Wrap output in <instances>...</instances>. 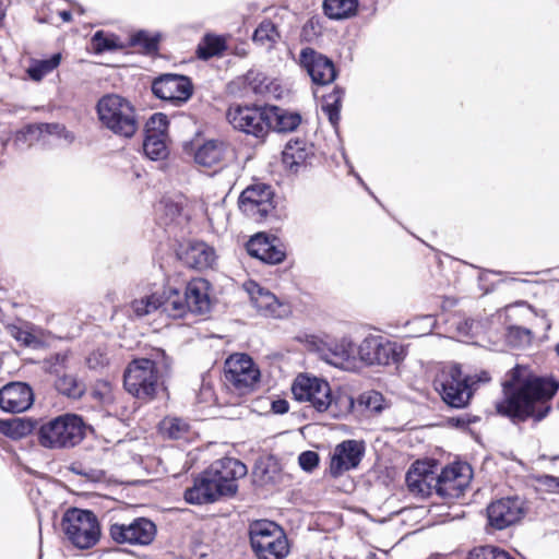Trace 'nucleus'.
<instances>
[{"instance_id": "obj_11", "label": "nucleus", "mask_w": 559, "mask_h": 559, "mask_svg": "<svg viewBox=\"0 0 559 559\" xmlns=\"http://www.w3.org/2000/svg\"><path fill=\"white\" fill-rule=\"evenodd\" d=\"M226 118L231 127L239 132L260 140L267 136L265 105L235 104L227 109Z\"/></svg>"}, {"instance_id": "obj_4", "label": "nucleus", "mask_w": 559, "mask_h": 559, "mask_svg": "<svg viewBox=\"0 0 559 559\" xmlns=\"http://www.w3.org/2000/svg\"><path fill=\"white\" fill-rule=\"evenodd\" d=\"M95 111L100 126L116 136L130 140L139 128V114L134 105L126 97L107 93L99 97Z\"/></svg>"}, {"instance_id": "obj_32", "label": "nucleus", "mask_w": 559, "mask_h": 559, "mask_svg": "<svg viewBox=\"0 0 559 559\" xmlns=\"http://www.w3.org/2000/svg\"><path fill=\"white\" fill-rule=\"evenodd\" d=\"M159 302L162 312L166 313L171 318H182L187 312H189L188 308H186V298L185 295H181L180 290L176 287H165L163 293L159 294Z\"/></svg>"}, {"instance_id": "obj_7", "label": "nucleus", "mask_w": 559, "mask_h": 559, "mask_svg": "<svg viewBox=\"0 0 559 559\" xmlns=\"http://www.w3.org/2000/svg\"><path fill=\"white\" fill-rule=\"evenodd\" d=\"M250 547L257 559H285L289 545L285 531L271 520H255L249 524Z\"/></svg>"}, {"instance_id": "obj_51", "label": "nucleus", "mask_w": 559, "mask_h": 559, "mask_svg": "<svg viewBox=\"0 0 559 559\" xmlns=\"http://www.w3.org/2000/svg\"><path fill=\"white\" fill-rule=\"evenodd\" d=\"M322 29L321 19L314 15L304 24L300 36L306 41H312L322 34Z\"/></svg>"}, {"instance_id": "obj_18", "label": "nucleus", "mask_w": 559, "mask_h": 559, "mask_svg": "<svg viewBox=\"0 0 559 559\" xmlns=\"http://www.w3.org/2000/svg\"><path fill=\"white\" fill-rule=\"evenodd\" d=\"M247 253L264 264H281L286 259V250L277 236L258 231L246 242Z\"/></svg>"}, {"instance_id": "obj_30", "label": "nucleus", "mask_w": 559, "mask_h": 559, "mask_svg": "<svg viewBox=\"0 0 559 559\" xmlns=\"http://www.w3.org/2000/svg\"><path fill=\"white\" fill-rule=\"evenodd\" d=\"M39 424L40 418L34 417L0 418V433L11 440H20L36 433Z\"/></svg>"}, {"instance_id": "obj_50", "label": "nucleus", "mask_w": 559, "mask_h": 559, "mask_svg": "<svg viewBox=\"0 0 559 559\" xmlns=\"http://www.w3.org/2000/svg\"><path fill=\"white\" fill-rule=\"evenodd\" d=\"M463 475V466L461 464H448L443 466L440 473L436 476V478L441 479V481H447L450 484L453 489H457L455 481L462 477Z\"/></svg>"}, {"instance_id": "obj_28", "label": "nucleus", "mask_w": 559, "mask_h": 559, "mask_svg": "<svg viewBox=\"0 0 559 559\" xmlns=\"http://www.w3.org/2000/svg\"><path fill=\"white\" fill-rule=\"evenodd\" d=\"M253 480L259 486L277 485L282 480V467L276 456L270 454L255 460Z\"/></svg>"}, {"instance_id": "obj_21", "label": "nucleus", "mask_w": 559, "mask_h": 559, "mask_svg": "<svg viewBox=\"0 0 559 559\" xmlns=\"http://www.w3.org/2000/svg\"><path fill=\"white\" fill-rule=\"evenodd\" d=\"M437 469L438 463L435 459L417 460L412 463L405 475L408 490L424 499L430 497Z\"/></svg>"}, {"instance_id": "obj_57", "label": "nucleus", "mask_w": 559, "mask_h": 559, "mask_svg": "<svg viewBox=\"0 0 559 559\" xmlns=\"http://www.w3.org/2000/svg\"><path fill=\"white\" fill-rule=\"evenodd\" d=\"M68 360V355L66 353H56L53 354L50 359V373L59 374V369L57 366L63 367L66 361Z\"/></svg>"}, {"instance_id": "obj_64", "label": "nucleus", "mask_w": 559, "mask_h": 559, "mask_svg": "<svg viewBox=\"0 0 559 559\" xmlns=\"http://www.w3.org/2000/svg\"><path fill=\"white\" fill-rule=\"evenodd\" d=\"M467 419H468V427H469L472 424L478 423L480 420V417L467 414Z\"/></svg>"}, {"instance_id": "obj_1", "label": "nucleus", "mask_w": 559, "mask_h": 559, "mask_svg": "<svg viewBox=\"0 0 559 559\" xmlns=\"http://www.w3.org/2000/svg\"><path fill=\"white\" fill-rule=\"evenodd\" d=\"M559 390V380L552 376H514L503 383V397L495 403L496 414L513 425L528 419L542 421L551 411V400Z\"/></svg>"}, {"instance_id": "obj_44", "label": "nucleus", "mask_w": 559, "mask_h": 559, "mask_svg": "<svg viewBox=\"0 0 559 559\" xmlns=\"http://www.w3.org/2000/svg\"><path fill=\"white\" fill-rule=\"evenodd\" d=\"M280 38L277 25L271 20H263L258 27L253 31L252 40L264 45L265 43H276Z\"/></svg>"}, {"instance_id": "obj_46", "label": "nucleus", "mask_w": 559, "mask_h": 559, "mask_svg": "<svg viewBox=\"0 0 559 559\" xmlns=\"http://www.w3.org/2000/svg\"><path fill=\"white\" fill-rule=\"evenodd\" d=\"M384 396L374 390L364 392L357 399L359 407H364L365 409L371 411L376 414H380L384 411Z\"/></svg>"}, {"instance_id": "obj_34", "label": "nucleus", "mask_w": 559, "mask_h": 559, "mask_svg": "<svg viewBox=\"0 0 559 559\" xmlns=\"http://www.w3.org/2000/svg\"><path fill=\"white\" fill-rule=\"evenodd\" d=\"M227 49L228 45L224 35L207 33L199 41L195 56L200 60L207 61L214 57L224 56Z\"/></svg>"}, {"instance_id": "obj_10", "label": "nucleus", "mask_w": 559, "mask_h": 559, "mask_svg": "<svg viewBox=\"0 0 559 559\" xmlns=\"http://www.w3.org/2000/svg\"><path fill=\"white\" fill-rule=\"evenodd\" d=\"M151 92L155 98L180 107L193 96L194 85L186 74L166 72L152 80Z\"/></svg>"}, {"instance_id": "obj_37", "label": "nucleus", "mask_w": 559, "mask_h": 559, "mask_svg": "<svg viewBox=\"0 0 559 559\" xmlns=\"http://www.w3.org/2000/svg\"><path fill=\"white\" fill-rule=\"evenodd\" d=\"M91 46L94 55L97 56L127 48V44H123L117 34L104 29H98L92 35Z\"/></svg>"}, {"instance_id": "obj_55", "label": "nucleus", "mask_w": 559, "mask_h": 559, "mask_svg": "<svg viewBox=\"0 0 559 559\" xmlns=\"http://www.w3.org/2000/svg\"><path fill=\"white\" fill-rule=\"evenodd\" d=\"M436 484L432 485V489L436 491V493L443 498H454L457 497V493H454L453 491H456L457 489H453V487L448 484L447 481H441V479L436 478Z\"/></svg>"}, {"instance_id": "obj_63", "label": "nucleus", "mask_w": 559, "mask_h": 559, "mask_svg": "<svg viewBox=\"0 0 559 559\" xmlns=\"http://www.w3.org/2000/svg\"><path fill=\"white\" fill-rule=\"evenodd\" d=\"M490 273L499 274V272H493V271L485 270V271L480 272V274L478 276L479 283H483L484 281H486L487 275L490 274Z\"/></svg>"}, {"instance_id": "obj_14", "label": "nucleus", "mask_w": 559, "mask_h": 559, "mask_svg": "<svg viewBox=\"0 0 559 559\" xmlns=\"http://www.w3.org/2000/svg\"><path fill=\"white\" fill-rule=\"evenodd\" d=\"M366 453V443L364 440L346 439L337 443L330 454L329 468L326 474L331 478L337 479L346 472L356 469Z\"/></svg>"}, {"instance_id": "obj_19", "label": "nucleus", "mask_w": 559, "mask_h": 559, "mask_svg": "<svg viewBox=\"0 0 559 559\" xmlns=\"http://www.w3.org/2000/svg\"><path fill=\"white\" fill-rule=\"evenodd\" d=\"M486 513L487 525L495 531H502L518 523L524 516L525 509L519 497H507L491 502Z\"/></svg>"}, {"instance_id": "obj_12", "label": "nucleus", "mask_w": 559, "mask_h": 559, "mask_svg": "<svg viewBox=\"0 0 559 559\" xmlns=\"http://www.w3.org/2000/svg\"><path fill=\"white\" fill-rule=\"evenodd\" d=\"M230 488L224 486L213 475L209 467L193 475L192 486L183 491V499L188 504L203 506L214 503L223 498H230Z\"/></svg>"}, {"instance_id": "obj_15", "label": "nucleus", "mask_w": 559, "mask_h": 559, "mask_svg": "<svg viewBox=\"0 0 559 559\" xmlns=\"http://www.w3.org/2000/svg\"><path fill=\"white\" fill-rule=\"evenodd\" d=\"M299 66L310 76L312 84L326 86L336 81L340 70L326 55L312 47H305L299 53Z\"/></svg>"}, {"instance_id": "obj_53", "label": "nucleus", "mask_w": 559, "mask_h": 559, "mask_svg": "<svg viewBox=\"0 0 559 559\" xmlns=\"http://www.w3.org/2000/svg\"><path fill=\"white\" fill-rule=\"evenodd\" d=\"M9 331L12 337L26 347H31L38 343L37 337L33 333L22 329L21 326L14 324L10 325Z\"/></svg>"}, {"instance_id": "obj_52", "label": "nucleus", "mask_w": 559, "mask_h": 559, "mask_svg": "<svg viewBox=\"0 0 559 559\" xmlns=\"http://www.w3.org/2000/svg\"><path fill=\"white\" fill-rule=\"evenodd\" d=\"M188 430L189 425L178 417L169 419L167 426L165 427L167 437L173 440L180 439Z\"/></svg>"}, {"instance_id": "obj_3", "label": "nucleus", "mask_w": 559, "mask_h": 559, "mask_svg": "<svg viewBox=\"0 0 559 559\" xmlns=\"http://www.w3.org/2000/svg\"><path fill=\"white\" fill-rule=\"evenodd\" d=\"M87 425L82 415L63 413L48 420L40 418L37 441L47 450L72 449L86 437Z\"/></svg>"}, {"instance_id": "obj_39", "label": "nucleus", "mask_w": 559, "mask_h": 559, "mask_svg": "<svg viewBox=\"0 0 559 559\" xmlns=\"http://www.w3.org/2000/svg\"><path fill=\"white\" fill-rule=\"evenodd\" d=\"M53 382L58 393L72 399L80 400L86 391L85 384L75 374H57Z\"/></svg>"}, {"instance_id": "obj_16", "label": "nucleus", "mask_w": 559, "mask_h": 559, "mask_svg": "<svg viewBox=\"0 0 559 559\" xmlns=\"http://www.w3.org/2000/svg\"><path fill=\"white\" fill-rule=\"evenodd\" d=\"M157 534L156 524L148 518H135L130 524L114 523L109 536L117 544L148 546Z\"/></svg>"}, {"instance_id": "obj_58", "label": "nucleus", "mask_w": 559, "mask_h": 559, "mask_svg": "<svg viewBox=\"0 0 559 559\" xmlns=\"http://www.w3.org/2000/svg\"><path fill=\"white\" fill-rule=\"evenodd\" d=\"M271 411L277 415H284L289 411V403L286 399H276L271 402Z\"/></svg>"}, {"instance_id": "obj_6", "label": "nucleus", "mask_w": 559, "mask_h": 559, "mask_svg": "<svg viewBox=\"0 0 559 559\" xmlns=\"http://www.w3.org/2000/svg\"><path fill=\"white\" fill-rule=\"evenodd\" d=\"M60 526L72 546L81 550L93 548L102 537L100 522L90 509L68 508L61 516Z\"/></svg>"}, {"instance_id": "obj_35", "label": "nucleus", "mask_w": 559, "mask_h": 559, "mask_svg": "<svg viewBox=\"0 0 559 559\" xmlns=\"http://www.w3.org/2000/svg\"><path fill=\"white\" fill-rule=\"evenodd\" d=\"M344 96L345 88L341 85H334L331 93L322 96L321 110L335 130H337L340 124Z\"/></svg>"}, {"instance_id": "obj_2", "label": "nucleus", "mask_w": 559, "mask_h": 559, "mask_svg": "<svg viewBox=\"0 0 559 559\" xmlns=\"http://www.w3.org/2000/svg\"><path fill=\"white\" fill-rule=\"evenodd\" d=\"M173 359L160 347L146 356L133 358L123 371V388L136 400L148 403L156 399L159 380L169 376Z\"/></svg>"}, {"instance_id": "obj_61", "label": "nucleus", "mask_w": 559, "mask_h": 559, "mask_svg": "<svg viewBox=\"0 0 559 559\" xmlns=\"http://www.w3.org/2000/svg\"><path fill=\"white\" fill-rule=\"evenodd\" d=\"M543 484L549 488L559 489V477L554 475H544Z\"/></svg>"}, {"instance_id": "obj_29", "label": "nucleus", "mask_w": 559, "mask_h": 559, "mask_svg": "<svg viewBox=\"0 0 559 559\" xmlns=\"http://www.w3.org/2000/svg\"><path fill=\"white\" fill-rule=\"evenodd\" d=\"M22 133L26 136H35L37 141H40L46 135L56 136L62 139L67 145H71L75 141V134L68 130L66 124L60 122H37L26 124Z\"/></svg>"}, {"instance_id": "obj_41", "label": "nucleus", "mask_w": 559, "mask_h": 559, "mask_svg": "<svg viewBox=\"0 0 559 559\" xmlns=\"http://www.w3.org/2000/svg\"><path fill=\"white\" fill-rule=\"evenodd\" d=\"M254 287L257 288V296L253 292H250V294L255 307L273 317H281V313L277 312V309L282 306L278 298L259 284L254 283Z\"/></svg>"}, {"instance_id": "obj_31", "label": "nucleus", "mask_w": 559, "mask_h": 559, "mask_svg": "<svg viewBox=\"0 0 559 559\" xmlns=\"http://www.w3.org/2000/svg\"><path fill=\"white\" fill-rule=\"evenodd\" d=\"M162 39L163 34L160 32L151 33L147 29L140 28L129 36L127 47H140L144 56L155 57L159 53Z\"/></svg>"}, {"instance_id": "obj_47", "label": "nucleus", "mask_w": 559, "mask_h": 559, "mask_svg": "<svg viewBox=\"0 0 559 559\" xmlns=\"http://www.w3.org/2000/svg\"><path fill=\"white\" fill-rule=\"evenodd\" d=\"M168 116L164 112H155L147 119L144 133L168 138Z\"/></svg>"}, {"instance_id": "obj_8", "label": "nucleus", "mask_w": 559, "mask_h": 559, "mask_svg": "<svg viewBox=\"0 0 559 559\" xmlns=\"http://www.w3.org/2000/svg\"><path fill=\"white\" fill-rule=\"evenodd\" d=\"M433 388L441 401L450 408H467L476 386H473L472 376L464 374L462 366L454 362L448 370H442L433 380Z\"/></svg>"}, {"instance_id": "obj_33", "label": "nucleus", "mask_w": 559, "mask_h": 559, "mask_svg": "<svg viewBox=\"0 0 559 559\" xmlns=\"http://www.w3.org/2000/svg\"><path fill=\"white\" fill-rule=\"evenodd\" d=\"M225 150L226 145L222 140H206L197 148L193 158L200 166L212 167L223 159Z\"/></svg>"}, {"instance_id": "obj_49", "label": "nucleus", "mask_w": 559, "mask_h": 559, "mask_svg": "<svg viewBox=\"0 0 559 559\" xmlns=\"http://www.w3.org/2000/svg\"><path fill=\"white\" fill-rule=\"evenodd\" d=\"M319 464L320 455L316 451L306 450L298 455V465L305 473H313L319 467Z\"/></svg>"}, {"instance_id": "obj_20", "label": "nucleus", "mask_w": 559, "mask_h": 559, "mask_svg": "<svg viewBox=\"0 0 559 559\" xmlns=\"http://www.w3.org/2000/svg\"><path fill=\"white\" fill-rule=\"evenodd\" d=\"M34 401V390L27 382L12 381L0 389V409L3 413L19 414L26 412L33 406Z\"/></svg>"}, {"instance_id": "obj_60", "label": "nucleus", "mask_w": 559, "mask_h": 559, "mask_svg": "<svg viewBox=\"0 0 559 559\" xmlns=\"http://www.w3.org/2000/svg\"><path fill=\"white\" fill-rule=\"evenodd\" d=\"M69 471L75 475H80V476H84V477H91V472H93L92 469L90 472L85 471L83 467H82V464L80 463H72L69 467Z\"/></svg>"}, {"instance_id": "obj_25", "label": "nucleus", "mask_w": 559, "mask_h": 559, "mask_svg": "<svg viewBox=\"0 0 559 559\" xmlns=\"http://www.w3.org/2000/svg\"><path fill=\"white\" fill-rule=\"evenodd\" d=\"M211 283L205 278H193L185 288L186 308L193 314H207L212 309Z\"/></svg>"}, {"instance_id": "obj_38", "label": "nucleus", "mask_w": 559, "mask_h": 559, "mask_svg": "<svg viewBox=\"0 0 559 559\" xmlns=\"http://www.w3.org/2000/svg\"><path fill=\"white\" fill-rule=\"evenodd\" d=\"M61 60V52H53L44 59H32L26 73L32 81L40 82L47 74L60 66Z\"/></svg>"}, {"instance_id": "obj_22", "label": "nucleus", "mask_w": 559, "mask_h": 559, "mask_svg": "<svg viewBox=\"0 0 559 559\" xmlns=\"http://www.w3.org/2000/svg\"><path fill=\"white\" fill-rule=\"evenodd\" d=\"M330 382L308 372H301L296 376L292 383V394L297 402H309L310 406L317 411V401L325 397V391L330 390Z\"/></svg>"}, {"instance_id": "obj_13", "label": "nucleus", "mask_w": 559, "mask_h": 559, "mask_svg": "<svg viewBox=\"0 0 559 559\" xmlns=\"http://www.w3.org/2000/svg\"><path fill=\"white\" fill-rule=\"evenodd\" d=\"M225 379L241 393L252 391L260 382L261 372L253 359L245 353L229 356L224 366Z\"/></svg>"}, {"instance_id": "obj_36", "label": "nucleus", "mask_w": 559, "mask_h": 559, "mask_svg": "<svg viewBox=\"0 0 559 559\" xmlns=\"http://www.w3.org/2000/svg\"><path fill=\"white\" fill-rule=\"evenodd\" d=\"M324 15L334 21L354 17L359 10V0H323Z\"/></svg>"}, {"instance_id": "obj_62", "label": "nucleus", "mask_w": 559, "mask_h": 559, "mask_svg": "<svg viewBox=\"0 0 559 559\" xmlns=\"http://www.w3.org/2000/svg\"><path fill=\"white\" fill-rule=\"evenodd\" d=\"M59 16L63 22H71L72 21V12L69 10H62L59 12Z\"/></svg>"}, {"instance_id": "obj_42", "label": "nucleus", "mask_w": 559, "mask_h": 559, "mask_svg": "<svg viewBox=\"0 0 559 559\" xmlns=\"http://www.w3.org/2000/svg\"><path fill=\"white\" fill-rule=\"evenodd\" d=\"M532 330L519 325H509L504 334L507 345L514 349H523L533 341Z\"/></svg>"}, {"instance_id": "obj_27", "label": "nucleus", "mask_w": 559, "mask_h": 559, "mask_svg": "<svg viewBox=\"0 0 559 559\" xmlns=\"http://www.w3.org/2000/svg\"><path fill=\"white\" fill-rule=\"evenodd\" d=\"M267 115V133H290L298 129L302 121V116L298 110H290L277 105H265Z\"/></svg>"}, {"instance_id": "obj_23", "label": "nucleus", "mask_w": 559, "mask_h": 559, "mask_svg": "<svg viewBox=\"0 0 559 559\" xmlns=\"http://www.w3.org/2000/svg\"><path fill=\"white\" fill-rule=\"evenodd\" d=\"M317 412H329L331 417L335 419H343L350 415L356 405V401L352 394L341 386L330 388L325 391V397L322 401H317Z\"/></svg>"}, {"instance_id": "obj_43", "label": "nucleus", "mask_w": 559, "mask_h": 559, "mask_svg": "<svg viewBox=\"0 0 559 559\" xmlns=\"http://www.w3.org/2000/svg\"><path fill=\"white\" fill-rule=\"evenodd\" d=\"M465 559H515L506 549L495 545L475 546L468 550Z\"/></svg>"}, {"instance_id": "obj_40", "label": "nucleus", "mask_w": 559, "mask_h": 559, "mask_svg": "<svg viewBox=\"0 0 559 559\" xmlns=\"http://www.w3.org/2000/svg\"><path fill=\"white\" fill-rule=\"evenodd\" d=\"M168 138L152 135L144 133L142 143L143 154L151 160H164L169 156V148L167 146Z\"/></svg>"}, {"instance_id": "obj_59", "label": "nucleus", "mask_w": 559, "mask_h": 559, "mask_svg": "<svg viewBox=\"0 0 559 559\" xmlns=\"http://www.w3.org/2000/svg\"><path fill=\"white\" fill-rule=\"evenodd\" d=\"M491 380V376L487 370H481L480 372L472 376L473 386L478 388L479 383H488Z\"/></svg>"}, {"instance_id": "obj_17", "label": "nucleus", "mask_w": 559, "mask_h": 559, "mask_svg": "<svg viewBox=\"0 0 559 559\" xmlns=\"http://www.w3.org/2000/svg\"><path fill=\"white\" fill-rule=\"evenodd\" d=\"M174 252L182 265L194 270L212 267L216 259L214 248L201 240H176Z\"/></svg>"}, {"instance_id": "obj_9", "label": "nucleus", "mask_w": 559, "mask_h": 559, "mask_svg": "<svg viewBox=\"0 0 559 559\" xmlns=\"http://www.w3.org/2000/svg\"><path fill=\"white\" fill-rule=\"evenodd\" d=\"M278 198L271 185L258 182L247 187L238 198L239 209L250 212L258 222L280 221Z\"/></svg>"}, {"instance_id": "obj_26", "label": "nucleus", "mask_w": 559, "mask_h": 559, "mask_svg": "<svg viewBox=\"0 0 559 559\" xmlns=\"http://www.w3.org/2000/svg\"><path fill=\"white\" fill-rule=\"evenodd\" d=\"M314 156V146L305 139L289 140L282 152V163L292 173L297 174L300 168L308 166V160Z\"/></svg>"}, {"instance_id": "obj_24", "label": "nucleus", "mask_w": 559, "mask_h": 559, "mask_svg": "<svg viewBox=\"0 0 559 559\" xmlns=\"http://www.w3.org/2000/svg\"><path fill=\"white\" fill-rule=\"evenodd\" d=\"M207 467L224 486L230 488L229 495L231 497L238 491L237 480L246 476L248 472L246 464L230 456L218 459Z\"/></svg>"}, {"instance_id": "obj_56", "label": "nucleus", "mask_w": 559, "mask_h": 559, "mask_svg": "<svg viewBox=\"0 0 559 559\" xmlns=\"http://www.w3.org/2000/svg\"><path fill=\"white\" fill-rule=\"evenodd\" d=\"M445 426L449 428H453V429L467 430L468 429L467 414L448 417L445 419Z\"/></svg>"}, {"instance_id": "obj_45", "label": "nucleus", "mask_w": 559, "mask_h": 559, "mask_svg": "<svg viewBox=\"0 0 559 559\" xmlns=\"http://www.w3.org/2000/svg\"><path fill=\"white\" fill-rule=\"evenodd\" d=\"M241 80L254 94H263L270 91L269 78L261 71L250 69Z\"/></svg>"}, {"instance_id": "obj_48", "label": "nucleus", "mask_w": 559, "mask_h": 559, "mask_svg": "<svg viewBox=\"0 0 559 559\" xmlns=\"http://www.w3.org/2000/svg\"><path fill=\"white\" fill-rule=\"evenodd\" d=\"M159 300V294L156 292L144 298L134 300L132 302V309L138 317H144L160 309V306H158Z\"/></svg>"}, {"instance_id": "obj_54", "label": "nucleus", "mask_w": 559, "mask_h": 559, "mask_svg": "<svg viewBox=\"0 0 559 559\" xmlns=\"http://www.w3.org/2000/svg\"><path fill=\"white\" fill-rule=\"evenodd\" d=\"M342 155H343L345 164H346V166L348 168V174L352 175L353 177H355V179L357 180L359 186H361L373 198V200L379 205L383 206L381 201L374 195V193L371 191V189L368 187V185L364 181L361 176L355 170V168H354L353 164L350 163V160L348 159L346 153L343 152Z\"/></svg>"}, {"instance_id": "obj_5", "label": "nucleus", "mask_w": 559, "mask_h": 559, "mask_svg": "<svg viewBox=\"0 0 559 559\" xmlns=\"http://www.w3.org/2000/svg\"><path fill=\"white\" fill-rule=\"evenodd\" d=\"M347 348H344L346 358L355 353L358 359L367 367H386L401 364L407 356L408 346L382 335L369 334L358 346L350 340H343Z\"/></svg>"}]
</instances>
